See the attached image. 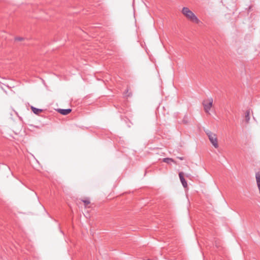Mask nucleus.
<instances>
[{
	"instance_id": "nucleus-1",
	"label": "nucleus",
	"mask_w": 260,
	"mask_h": 260,
	"mask_svg": "<svg viewBox=\"0 0 260 260\" xmlns=\"http://www.w3.org/2000/svg\"><path fill=\"white\" fill-rule=\"evenodd\" d=\"M183 15L190 21L199 24L201 22V20L197 16L187 7H183L181 11Z\"/></svg>"
},
{
	"instance_id": "nucleus-2",
	"label": "nucleus",
	"mask_w": 260,
	"mask_h": 260,
	"mask_svg": "<svg viewBox=\"0 0 260 260\" xmlns=\"http://www.w3.org/2000/svg\"><path fill=\"white\" fill-rule=\"evenodd\" d=\"M206 133L208 136L209 139L213 146L217 148L218 147V144L217 142V139L216 136L215 134L212 133L211 132L209 131H206Z\"/></svg>"
},
{
	"instance_id": "nucleus-3",
	"label": "nucleus",
	"mask_w": 260,
	"mask_h": 260,
	"mask_svg": "<svg viewBox=\"0 0 260 260\" xmlns=\"http://www.w3.org/2000/svg\"><path fill=\"white\" fill-rule=\"evenodd\" d=\"M213 99L212 98H209L207 100H205L203 101V105L204 106V110L206 113H209L212 106Z\"/></svg>"
},
{
	"instance_id": "nucleus-4",
	"label": "nucleus",
	"mask_w": 260,
	"mask_h": 260,
	"mask_svg": "<svg viewBox=\"0 0 260 260\" xmlns=\"http://www.w3.org/2000/svg\"><path fill=\"white\" fill-rule=\"evenodd\" d=\"M179 176L180 180L181 182V183H182L183 186L184 187H186L187 186V183L186 181L185 180V179L184 178L183 172H180L179 173Z\"/></svg>"
},
{
	"instance_id": "nucleus-5",
	"label": "nucleus",
	"mask_w": 260,
	"mask_h": 260,
	"mask_svg": "<svg viewBox=\"0 0 260 260\" xmlns=\"http://www.w3.org/2000/svg\"><path fill=\"white\" fill-rule=\"evenodd\" d=\"M57 111L61 114L66 115L69 114L71 112L72 110L71 109H58Z\"/></svg>"
},
{
	"instance_id": "nucleus-6",
	"label": "nucleus",
	"mask_w": 260,
	"mask_h": 260,
	"mask_svg": "<svg viewBox=\"0 0 260 260\" xmlns=\"http://www.w3.org/2000/svg\"><path fill=\"white\" fill-rule=\"evenodd\" d=\"M255 178L256 180V183L260 193V172H257L256 173Z\"/></svg>"
},
{
	"instance_id": "nucleus-7",
	"label": "nucleus",
	"mask_w": 260,
	"mask_h": 260,
	"mask_svg": "<svg viewBox=\"0 0 260 260\" xmlns=\"http://www.w3.org/2000/svg\"><path fill=\"white\" fill-rule=\"evenodd\" d=\"M162 161H163V162L167 163L168 164H170L171 162H174V163L176 164L175 161L171 158H168V157L164 158L163 159Z\"/></svg>"
},
{
	"instance_id": "nucleus-8",
	"label": "nucleus",
	"mask_w": 260,
	"mask_h": 260,
	"mask_svg": "<svg viewBox=\"0 0 260 260\" xmlns=\"http://www.w3.org/2000/svg\"><path fill=\"white\" fill-rule=\"evenodd\" d=\"M250 110H247L245 112V121L247 123H248L249 121L250 120Z\"/></svg>"
},
{
	"instance_id": "nucleus-9",
	"label": "nucleus",
	"mask_w": 260,
	"mask_h": 260,
	"mask_svg": "<svg viewBox=\"0 0 260 260\" xmlns=\"http://www.w3.org/2000/svg\"><path fill=\"white\" fill-rule=\"evenodd\" d=\"M31 109L32 111L36 114H39L42 111V109H38L32 106L31 107Z\"/></svg>"
},
{
	"instance_id": "nucleus-10",
	"label": "nucleus",
	"mask_w": 260,
	"mask_h": 260,
	"mask_svg": "<svg viewBox=\"0 0 260 260\" xmlns=\"http://www.w3.org/2000/svg\"><path fill=\"white\" fill-rule=\"evenodd\" d=\"M82 201L84 203L85 206L90 204V201L89 200H82Z\"/></svg>"
},
{
	"instance_id": "nucleus-11",
	"label": "nucleus",
	"mask_w": 260,
	"mask_h": 260,
	"mask_svg": "<svg viewBox=\"0 0 260 260\" xmlns=\"http://www.w3.org/2000/svg\"><path fill=\"white\" fill-rule=\"evenodd\" d=\"M23 39V38H21V37H17V38H15V40H16V41H21Z\"/></svg>"
},
{
	"instance_id": "nucleus-12",
	"label": "nucleus",
	"mask_w": 260,
	"mask_h": 260,
	"mask_svg": "<svg viewBox=\"0 0 260 260\" xmlns=\"http://www.w3.org/2000/svg\"><path fill=\"white\" fill-rule=\"evenodd\" d=\"M0 84H3V85H4L6 86H7L8 88H11V87L10 86H9L8 85H6L5 84H3V83H2L1 81H0Z\"/></svg>"
},
{
	"instance_id": "nucleus-13",
	"label": "nucleus",
	"mask_w": 260,
	"mask_h": 260,
	"mask_svg": "<svg viewBox=\"0 0 260 260\" xmlns=\"http://www.w3.org/2000/svg\"><path fill=\"white\" fill-rule=\"evenodd\" d=\"M185 116L184 117L183 120V122L184 123H187V121L185 119Z\"/></svg>"
},
{
	"instance_id": "nucleus-14",
	"label": "nucleus",
	"mask_w": 260,
	"mask_h": 260,
	"mask_svg": "<svg viewBox=\"0 0 260 260\" xmlns=\"http://www.w3.org/2000/svg\"><path fill=\"white\" fill-rule=\"evenodd\" d=\"M178 158L179 159H180V160H183L184 159V157H178Z\"/></svg>"
},
{
	"instance_id": "nucleus-15",
	"label": "nucleus",
	"mask_w": 260,
	"mask_h": 260,
	"mask_svg": "<svg viewBox=\"0 0 260 260\" xmlns=\"http://www.w3.org/2000/svg\"><path fill=\"white\" fill-rule=\"evenodd\" d=\"M1 88L7 93V91L4 89L3 87L1 86Z\"/></svg>"
},
{
	"instance_id": "nucleus-16",
	"label": "nucleus",
	"mask_w": 260,
	"mask_h": 260,
	"mask_svg": "<svg viewBox=\"0 0 260 260\" xmlns=\"http://www.w3.org/2000/svg\"><path fill=\"white\" fill-rule=\"evenodd\" d=\"M128 89H127V90H126V93H127V92H128Z\"/></svg>"
}]
</instances>
